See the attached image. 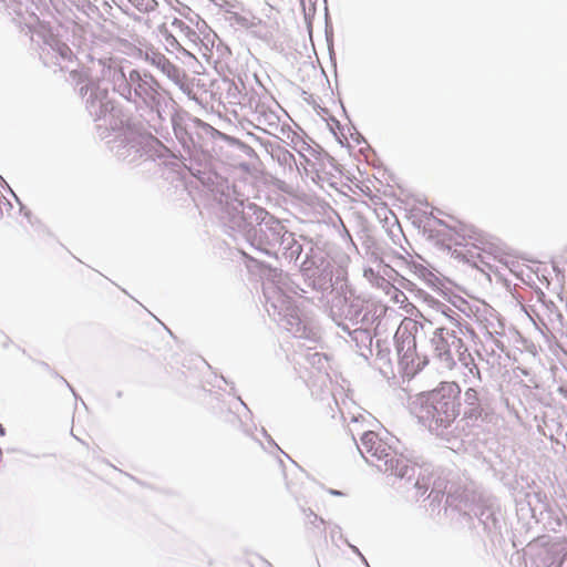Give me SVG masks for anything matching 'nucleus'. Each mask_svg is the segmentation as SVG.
I'll return each mask as SVG.
<instances>
[{
	"label": "nucleus",
	"instance_id": "obj_1",
	"mask_svg": "<svg viewBox=\"0 0 567 567\" xmlns=\"http://www.w3.org/2000/svg\"><path fill=\"white\" fill-rule=\"evenodd\" d=\"M460 385L443 381L433 390L417 395V417L430 429H445L460 415Z\"/></svg>",
	"mask_w": 567,
	"mask_h": 567
},
{
	"label": "nucleus",
	"instance_id": "obj_2",
	"mask_svg": "<svg viewBox=\"0 0 567 567\" xmlns=\"http://www.w3.org/2000/svg\"><path fill=\"white\" fill-rule=\"evenodd\" d=\"M363 451L378 461H384L385 471L404 476L406 465L402 457H396L390 444L383 441L375 432L368 431L361 437Z\"/></svg>",
	"mask_w": 567,
	"mask_h": 567
},
{
	"label": "nucleus",
	"instance_id": "obj_3",
	"mask_svg": "<svg viewBox=\"0 0 567 567\" xmlns=\"http://www.w3.org/2000/svg\"><path fill=\"white\" fill-rule=\"evenodd\" d=\"M465 401L468 405L467 411H465V417L471 420H477L482 416L483 409L480 403L478 393L475 389H467L465 391Z\"/></svg>",
	"mask_w": 567,
	"mask_h": 567
},
{
	"label": "nucleus",
	"instance_id": "obj_4",
	"mask_svg": "<svg viewBox=\"0 0 567 567\" xmlns=\"http://www.w3.org/2000/svg\"><path fill=\"white\" fill-rule=\"evenodd\" d=\"M434 350L440 358H451V349L450 346L444 338V329L436 330L433 338Z\"/></svg>",
	"mask_w": 567,
	"mask_h": 567
},
{
	"label": "nucleus",
	"instance_id": "obj_5",
	"mask_svg": "<svg viewBox=\"0 0 567 567\" xmlns=\"http://www.w3.org/2000/svg\"><path fill=\"white\" fill-rule=\"evenodd\" d=\"M308 517H313L315 522L319 520L321 524L323 523V520L321 518H319L316 514H313L312 512H309L307 514Z\"/></svg>",
	"mask_w": 567,
	"mask_h": 567
},
{
	"label": "nucleus",
	"instance_id": "obj_6",
	"mask_svg": "<svg viewBox=\"0 0 567 567\" xmlns=\"http://www.w3.org/2000/svg\"><path fill=\"white\" fill-rule=\"evenodd\" d=\"M331 494H334V495H341L340 492H337V491H330Z\"/></svg>",
	"mask_w": 567,
	"mask_h": 567
}]
</instances>
